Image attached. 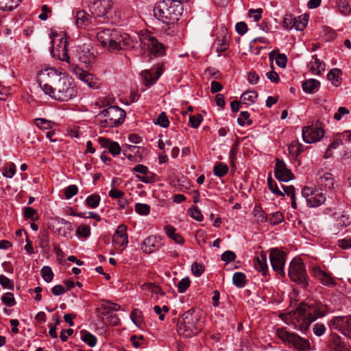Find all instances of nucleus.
Wrapping results in <instances>:
<instances>
[{"instance_id":"1","label":"nucleus","mask_w":351,"mask_h":351,"mask_svg":"<svg viewBox=\"0 0 351 351\" xmlns=\"http://www.w3.org/2000/svg\"><path fill=\"white\" fill-rule=\"evenodd\" d=\"M326 305L318 300H309L300 304L299 306L289 313L290 322L294 327L301 331L308 328L311 324L328 313Z\"/></svg>"},{"instance_id":"2","label":"nucleus","mask_w":351,"mask_h":351,"mask_svg":"<svg viewBox=\"0 0 351 351\" xmlns=\"http://www.w3.org/2000/svg\"><path fill=\"white\" fill-rule=\"evenodd\" d=\"M114 0H88V8L102 23H119L121 12L114 6Z\"/></svg>"},{"instance_id":"3","label":"nucleus","mask_w":351,"mask_h":351,"mask_svg":"<svg viewBox=\"0 0 351 351\" xmlns=\"http://www.w3.org/2000/svg\"><path fill=\"white\" fill-rule=\"evenodd\" d=\"M154 15L164 23H174L179 20L183 7L178 0H162L156 3Z\"/></svg>"},{"instance_id":"4","label":"nucleus","mask_w":351,"mask_h":351,"mask_svg":"<svg viewBox=\"0 0 351 351\" xmlns=\"http://www.w3.org/2000/svg\"><path fill=\"white\" fill-rule=\"evenodd\" d=\"M76 93L75 86L71 79L66 77L65 74L45 93L52 99L60 101H67L75 97Z\"/></svg>"},{"instance_id":"5","label":"nucleus","mask_w":351,"mask_h":351,"mask_svg":"<svg viewBox=\"0 0 351 351\" xmlns=\"http://www.w3.org/2000/svg\"><path fill=\"white\" fill-rule=\"evenodd\" d=\"M199 319V316L193 309L185 312L178 319L177 330L179 335L184 337L196 335L202 329Z\"/></svg>"},{"instance_id":"6","label":"nucleus","mask_w":351,"mask_h":351,"mask_svg":"<svg viewBox=\"0 0 351 351\" xmlns=\"http://www.w3.org/2000/svg\"><path fill=\"white\" fill-rule=\"evenodd\" d=\"M125 111L116 106H111L101 111L95 117V122L101 128L117 127L123 123Z\"/></svg>"},{"instance_id":"7","label":"nucleus","mask_w":351,"mask_h":351,"mask_svg":"<svg viewBox=\"0 0 351 351\" xmlns=\"http://www.w3.org/2000/svg\"><path fill=\"white\" fill-rule=\"evenodd\" d=\"M137 45L143 49L148 50L154 56H161L165 53V46L159 42L149 32H141L138 34Z\"/></svg>"},{"instance_id":"8","label":"nucleus","mask_w":351,"mask_h":351,"mask_svg":"<svg viewBox=\"0 0 351 351\" xmlns=\"http://www.w3.org/2000/svg\"><path fill=\"white\" fill-rule=\"evenodd\" d=\"M276 333L284 343H288L290 348H293L296 351H308L311 349L310 343L307 339L290 332L283 328H277Z\"/></svg>"},{"instance_id":"9","label":"nucleus","mask_w":351,"mask_h":351,"mask_svg":"<svg viewBox=\"0 0 351 351\" xmlns=\"http://www.w3.org/2000/svg\"><path fill=\"white\" fill-rule=\"evenodd\" d=\"M64 73L52 67H45L38 71L37 82L40 88L45 93L50 88L54 86Z\"/></svg>"},{"instance_id":"10","label":"nucleus","mask_w":351,"mask_h":351,"mask_svg":"<svg viewBox=\"0 0 351 351\" xmlns=\"http://www.w3.org/2000/svg\"><path fill=\"white\" fill-rule=\"evenodd\" d=\"M138 42L134 41L132 38L125 33H121L117 30L103 47L109 51L120 50L125 47H137Z\"/></svg>"},{"instance_id":"11","label":"nucleus","mask_w":351,"mask_h":351,"mask_svg":"<svg viewBox=\"0 0 351 351\" xmlns=\"http://www.w3.org/2000/svg\"><path fill=\"white\" fill-rule=\"evenodd\" d=\"M50 38L53 45L51 50L53 57L69 63L70 58L67 50V38L54 33H51Z\"/></svg>"},{"instance_id":"12","label":"nucleus","mask_w":351,"mask_h":351,"mask_svg":"<svg viewBox=\"0 0 351 351\" xmlns=\"http://www.w3.org/2000/svg\"><path fill=\"white\" fill-rule=\"evenodd\" d=\"M289 276L292 281L297 282L302 287L308 285L304 264L300 258H294L290 263Z\"/></svg>"},{"instance_id":"13","label":"nucleus","mask_w":351,"mask_h":351,"mask_svg":"<svg viewBox=\"0 0 351 351\" xmlns=\"http://www.w3.org/2000/svg\"><path fill=\"white\" fill-rule=\"evenodd\" d=\"M328 326L351 339V315L335 317L329 321Z\"/></svg>"},{"instance_id":"14","label":"nucleus","mask_w":351,"mask_h":351,"mask_svg":"<svg viewBox=\"0 0 351 351\" xmlns=\"http://www.w3.org/2000/svg\"><path fill=\"white\" fill-rule=\"evenodd\" d=\"M302 195L310 207L319 206L326 201V197L320 190H315L309 186L303 188Z\"/></svg>"},{"instance_id":"15","label":"nucleus","mask_w":351,"mask_h":351,"mask_svg":"<svg viewBox=\"0 0 351 351\" xmlns=\"http://www.w3.org/2000/svg\"><path fill=\"white\" fill-rule=\"evenodd\" d=\"M324 134V130L319 124L307 125L302 129V137L306 143L319 141Z\"/></svg>"},{"instance_id":"16","label":"nucleus","mask_w":351,"mask_h":351,"mask_svg":"<svg viewBox=\"0 0 351 351\" xmlns=\"http://www.w3.org/2000/svg\"><path fill=\"white\" fill-rule=\"evenodd\" d=\"M269 259L272 269L279 275L284 277L285 274L284 266L285 265V254L278 249H273L269 254Z\"/></svg>"},{"instance_id":"17","label":"nucleus","mask_w":351,"mask_h":351,"mask_svg":"<svg viewBox=\"0 0 351 351\" xmlns=\"http://www.w3.org/2000/svg\"><path fill=\"white\" fill-rule=\"evenodd\" d=\"M274 175L277 180L282 182H289L293 178V174L285 162L279 158L276 159Z\"/></svg>"},{"instance_id":"18","label":"nucleus","mask_w":351,"mask_h":351,"mask_svg":"<svg viewBox=\"0 0 351 351\" xmlns=\"http://www.w3.org/2000/svg\"><path fill=\"white\" fill-rule=\"evenodd\" d=\"M132 173H138L141 175H136V178L141 182L149 184L156 181V174L149 171L147 167L138 164L132 169Z\"/></svg>"},{"instance_id":"19","label":"nucleus","mask_w":351,"mask_h":351,"mask_svg":"<svg viewBox=\"0 0 351 351\" xmlns=\"http://www.w3.org/2000/svg\"><path fill=\"white\" fill-rule=\"evenodd\" d=\"M317 183L329 191L335 190V182L333 175L329 172L319 171L317 174Z\"/></svg>"},{"instance_id":"20","label":"nucleus","mask_w":351,"mask_h":351,"mask_svg":"<svg viewBox=\"0 0 351 351\" xmlns=\"http://www.w3.org/2000/svg\"><path fill=\"white\" fill-rule=\"evenodd\" d=\"M113 242L121 247H125L128 243V238L127 234V226L124 224L119 225L114 235Z\"/></svg>"},{"instance_id":"21","label":"nucleus","mask_w":351,"mask_h":351,"mask_svg":"<svg viewBox=\"0 0 351 351\" xmlns=\"http://www.w3.org/2000/svg\"><path fill=\"white\" fill-rule=\"evenodd\" d=\"M162 74L161 68L157 67L150 70H145L141 72V76L144 84L147 86L154 84Z\"/></svg>"},{"instance_id":"22","label":"nucleus","mask_w":351,"mask_h":351,"mask_svg":"<svg viewBox=\"0 0 351 351\" xmlns=\"http://www.w3.org/2000/svg\"><path fill=\"white\" fill-rule=\"evenodd\" d=\"M100 145L108 149V152L114 156L119 155L121 152V147L117 142L111 141L105 138H99L98 139Z\"/></svg>"},{"instance_id":"23","label":"nucleus","mask_w":351,"mask_h":351,"mask_svg":"<svg viewBox=\"0 0 351 351\" xmlns=\"http://www.w3.org/2000/svg\"><path fill=\"white\" fill-rule=\"evenodd\" d=\"M310 71L315 75H321L325 70V63L317 58V55L312 57L308 64Z\"/></svg>"},{"instance_id":"24","label":"nucleus","mask_w":351,"mask_h":351,"mask_svg":"<svg viewBox=\"0 0 351 351\" xmlns=\"http://www.w3.org/2000/svg\"><path fill=\"white\" fill-rule=\"evenodd\" d=\"M157 243L158 241L156 237L154 236H149L143 242L141 249L147 254L153 253L158 249Z\"/></svg>"},{"instance_id":"25","label":"nucleus","mask_w":351,"mask_h":351,"mask_svg":"<svg viewBox=\"0 0 351 351\" xmlns=\"http://www.w3.org/2000/svg\"><path fill=\"white\" fill-rule=\"evenodd\" d=\"M95 56L88 48H83L78 54V60L88 68L95 61Z\"/></svg>"},{"instance_id":"26","label":"nucleus","mask_w":351,"mask_h":351,"mask_svg":"<svg viewBox=\"0 0 351 351\" xmlns=\"http://www.w3.org/2000/svg\"><path fill=\"white\" fill-rule=\"evenodd\" d=\"M254 267L257 271L262 272L263 276L267 275L268 267L267 264V256L265 254H261L260 256L254 258Z\"/></svg>"},{"instance_id":"27","label":"nucleus","mask_w":351,"mask_h":351,"mask_svg":"<svg viewBox=\"0 0 351 351\" xmlns=\"http://www.w3.org/2000/svg\"><path fill=\"white\" fill-rule=\"evenodd\" d=\"M341 71L339 69L335 68L329 71L327 78L333 86L337 87L341 84Z\"/></svg>"},{"instance_id":"28","label":"nucleus","mask_w":351,"mask_h":351,"mask_svg":"<svg viewBox=\"0 0 351 351\" xmlns=\"http://www.w3.org/2000/svg\"><path fill=\"white\" fill-rule=\"evenodd\" d=\"M164 230L165 234L172 240H173L176 243L183 244L184 242V239L182 237L176 233V228L170 225H167L164 227Z\"/></svg>"},{"instance_id":"29","label":"nucleus","mask_w":351,"mask_h":351,"mask_svg":"<svg viewBox=\"0 0 351 351\" xmlns=\"http://www.w3.org/2000/svg\"><path fill=\"white\" fill-rule=\"evenodd\" d=\"M117 31L114 29H104L99 30L97 34V38L98 41L101 44L102 47L106 45V43L109 41V39L112 36V34Z\"/></svg>"},{"instance_id":"30","label":"nucleus","mask_w":351,"mask_h":351,"mask_svg":"<svg viewBox=\"0 0 351 351\" xmlns=\"http://www.w3.org/2000/svg\"><path fill=\"white\" fill-rule=\"evenodd\" d=\"M90 16L84 10H79L75 14V23L78 27H83L88 25Z\"/></svg>"},{"instance_id":"31","label":"nucleus","mask_w":351,"mask_h":351,"mask_svg":"<svg viewBox=\"0 0 351 351\" xmlns=\"http://www.w3.org/2000/svg\"><path fill=\"white\" fill-rule=\"evenodd\" d=\"M319 82L314 79H310L303 82L302 88L305 93H313L318 89Z\"/></svg>"},{"instance_id":"32","label":"nucleus","mask_w":351,"mask_h":351,"mask_svg":"<svg viewBox=\"0 0 351 351\" xmlns=\"http://www.w3.org/2000/svg\"><path fill=\"white\" fill-rule=\"evenodd\" d=\"M233 284L238 288H243L245 286L247 280L245 275L240 271L234 274L232 277Z\"/></svg>"},{"instance_id":"33","label":"nucleus","mask_w":351,"mask_h":351,"mask_svg":"<svg viewBox=\"0 0 351 351\" xmlns=\"http://www.w3.org/2000/svg\"><path fill=\"white\" fill-rule=\"evenodd\" d=\"M308 16L306 14L299 16L295 19L293 28L297 31H302L307 25Z\"/></svg>"},{"instance_id":"34","label":"nucleus","mask_w":351,"mask_h":351,"mask_svg":"<svg viewBox=\"0 0 351 351\" xmlns=\"http://www.w3.org/2000/svg\"><path fill=\"white\" fill-rule=\"evenodd\" d=\"M22 0H0V8L3 10H13Z\"/></svg>"},{"instance_id":"35","label":"nucleus","mask_w":351,"mask_h":351,"mask_svg":"<svg viewBox=\"0 0 351 351\" xmlns=\"http://www.w3.org/2000/svg\"><path fill=\"white\" fill-rule=\"evenodd\" d=\"M253 215L255 221L258 223L265 222L267 220V217L265 213L259 206H254L253 210Z\"/></svg>"},{"instance_id":"36","label":"nucleus","mask_w":351,"mask_h":351,"mask_svg":"<svg viewBox=\"0 0 351 351\" xmlns=\"http://www.w3.org/2000/svg\"><path fill=\"white\" fill-rule=\"evenodd\" d=\"M101 201V197L98 194H92L88 195L86 200L85 203L87 206L91 208H96L99 205V202Z\"/></svg>"},{"instance_id":"37","label":"nucleus","mask_w":351,"mask_h":351,"mask_svg":"<svg viewBox=\"0 0 351 351\" xmlns=\"http://www.w3.org/2000/svg\"><path fill=\"white\" fill-rule=\"evenodd\" d=\"M330 345L331 348L335 350L341 351V348L343 346V343L339 335L337 334H331L330 336Z\"/></svg>"},{"instance_id":"38","label":"nucleus","mask_w":351,"mask_h":351,"mask_svg":"<svg viewBox=\"0 0 351 351\" xmlns=\"http://www.w3.org/2000/svg\"><path fill=\"white\" fill-rule=\"evenodd\" d=\"M228 171V167L227 165L222 162L217 163L213 168V172L215 176L218 177H223L227 174Z\"/></svg>"},{"instance_id":"39","label":"nucleus","mask_w":351,"mask_h":351,"mask_svg":"<svg viewBox=\"0 0 351 351\" xmlns=\"http://www.w3.org/2000/svg\"><path fill=\"white\" fill-rule=\"evenodd\" d=\"M302 145L298 141H293L289 145V152L290 154L294 157L297 158L300 153L302 152Z\"/></svg>"},{"instance_id":"40","label":"nucleus","mask_w":351,"mask_h":351,"mask_svg":"<svg viewBox=\"0 0 351 351\" xmlns=\"http://www.w3.org/2000/svg\"><path fill=\"white\" fill-rule=\"evenodd\" d=\"M141 289L156 293V295H164V292L162 291L160 287L151 282L143 284L141 285Z\"/></svg>"},{"instance_id":"41","label":"nucleus","mask_w":351,"mask_h":351,"mask_svg":"<svg viewBox=\"0 0 351 351\" xmlns=\"http://www.w3.org/2000/svg\"><path fill=\"white\" fill-rule=\"evenodd\" d=\"M321 283L324 286L335 287L336 285L335 280L328 273L324 272L319 279Z\"/></svg>"},{"instance_id":"42","label":"nucleus","mask_w":351,"mask_h":351,"mask_svg":"<svg viewBox=\"0 0 351 351\" xmlns=\"http://www.w3.org/2000/svg\"><path fill=\"white\" fill-rule=\"evenodd\" d=\"M257 94L253 91H246L241 96V99L243 104H252L255 102Z\"/></svg>"},{"instance_id":"43","label":"nucleus","mask_w":351,"mask_h":351,"mask_svg":"<svg viewBox=\"0 0 351 351\" xmlns=\"http://www.w3.org/2000/svg\"><path fill=\"white\" fill-rule=\"evenodd\" d=\"M82 82L88 84L90 88H98V82L96 77L88 72V73L84 76Z\"/></svg>"},{"instance_id":"44","label":"nucleus","mask_w":351,"mask_h":351,"mask_svg":"<svg viewBox=\"0 0 351 351\" xmlns=\"http://www.w3.org/2000/svg\"><path fill=\"white\" fill-rule=\"evenodd\" d=\"M71 71L75 75V76L82 81L84 76H85L88 72L82 69L81 67H80L78 65L72 64L69 66Z\"/></svg>"},{"instance_id":"45","label":"nucleus","mask_w":351,"mask_h":351,"mask_svg":"<svg viewBox=\"0 0 351 351\" xmlns=\"http://www.w3.org/2000/svg\"><path fill=\"white\" fill-rule=\"evenodd\" d=\"M337 7L339 8V12L343 15L347 16L351 12V9L350 8V5H349L347 0H338L337 1Z\"/></svg>"},{"instance_id":"46","label":"nucleus","mask_w":351,"mask_h":351,"mask_svg":"<svg viewBox=\"0 0 351 351\" xmlns=\"http://www.w3.org/2000/svg\"><path fill=\"white\" fill-rule=\"evenodd\" d=\"M237 123L243 126L245 123L248 125L252 123V121L250 119V113L247 111H242L240 112L239 117L237 119Z\"/></svg>"},{"instance_id":"47","label":"nucleus","mask_w":351,"mask_h":351,"mask_svg":"<svg viewBox=\"0 0 351 351\" xmlns=\"http://www.w3.org/2000/svg\"><path fill=\"white\" fill-rule=\"evenodd\" d=\"M41 276L45 281L49 282L53 280V273L49 266H45L41 269Z\"/></svg>"},{"instance_id":"48","label":"nucleus","mask_w":351,"mask_h":351,"mask_svg":"<svg viewBox=\"0 0 351 351\" xmlns=\"http://www.w3.org/2000/svg\"><path fill=\"white\" fill-rule=\"evenodd\" d=\"M131 319L134 322V324L138 326H140L142 324V313L138 308H134L132 310L130 315Z\"/></svg>"},{"instance_id":"49","label":"nucleus","mask_w":351,"mask_h":351,"mask_svg":"<svg viewBox=\"0 0 351 351\" xmlns=\"http://www.w3.org/2000/svg\"><path fill=\"white\" fill-rule=\"evenodd\" d=\"M1 301L5 305L9 307L13 306L16 304L14 295L10 292L5 293L2 296Z\"/></svg>"},{"instance_id":"50","label":"nucleus","mask_w":351,"mask_h":351,"mask_svg":"<svg viewBox=\"0 0 351 351\" xmlns=\"http://www.w3.org/2000/svg\"><path fill=\"white\" fill-rule=\"evenodd\" d=\"M0 285L3 289L10 290H13L14 287V281L4 275H0Z\"/></svg>"},{"instance_id":"51","label":"nucleus","mask_w":351,"mask_h":351,"mask_svg":"<svg viewBox=\"0 0 351 351\" xmlns=\"http://www.w3.org/2000/svg\"><path fill=\"white\" fill-rule=\"evenodd\" d=\"M190 216L197 221H202L203 220V215L200 210L196 206H192L189 209Z\"/></svg>"},{"instance_id":"52","label":"nucleus","mask_w":351,"mask_h":351,"mask_svg":"<svg viewBox=\"0 0 351 351\" xmlns=\"http://www.w3.org/2000/svg\"><path fill=\"white\" fill-rule=\"evenodd\" d=\"M101 307L105 311V313H110L111 312L117 311L120 309V306L119 304L110 302H104Z\"/></svg>"},{"instance_id":"53","label":"nucleus","mask_w":351,"mask_h":351,"mask_svg":"<svg viewBox=\"0 0 351 351\" xmlns=\"http://www.w3.org/2000/svg\"><path fill=\"white\" fill-rule=\"evenodd\" d=\"M295 19V17H294L292 14H285V16L284 17V20H283L284 27H285L287 29H293L294 24H295L294 23Z\"/></svg>"},{"instance_id":"54","label":"nucleus","mask_w":351,"mask_h":351,"mask_svg":"<svg viewBox=\"0 0 351 351\" xmlns=\"http://www.w3.org/2000/svg\"><path fill=\"white\" fill-rule=\"evenodd\" d=\"M135 210L140 215H147L150 212V206L147 204L137 203L135 205Z\"/></svg>"},{"instance_id":"55","label":"nucleus","mask_w":351,"mask_h":351,"mask_svg":"<svg viewBox=\"0 0 351 351\" xmlns=\"http://www.w3.org/2000/svg\"><path fill=\"white\" fill-rule=\"evenodd\" d=\"M267 184L271 193L279 196L284 195V193L278 189L277 184L271 177L267 178Z\"/></svg>"},{"instance_id":"56","label":"nucleus","mask_w":351,"mask_h":351,"mask_svg":"<svg viewBox=\"0 0 351 351\" xmlns=\"http://www.w3.org/2000/svg\"><path fill=\"white\" fill-rule=\"evenodd\" d=\"M154 311L158 315L160 320L162 321L165 319V314L169 312V308L166 305H164L162 308L156 305L154 306Z\"/></svg>"},{"instance_id":"57","label":"nucleus","mask_w":351,"mask_h":351,"mask_svg":"<svg viewBox=\"0 0 351 351\" xmlns=\"http://www.w3.org/2000/svg\"><path fill=\"white\" fill-rule=\"evenodd\" d=\"M191 281L189 278H184L182 279L178 284V291L179 293H184L186 289L189 287Z\"/></svg>"},{"instance_id":"58","label":"nucleus","mask_w":351,"mask_h":351,"mask_svg":"<svg viewBox=\"0 0 351 351\" xmlns=\"http://www.w3.org/2000/svg\"><path fill=\"white\" fill-rule=\"evenodd\" d=\"M78 193V188L75 184H71L65 189L64 195L66 199H71Z\"/></svg>"},{"instance_id":"59","label":"nucleus","mask_w":351,"mask_h":351,"mask_svg":"<svg viewBox=\"0 0 351 351\" xmlns=\"http://www.w3.org/2000/svg\"><path fill=\"white\" fill-rule=\"evenodd\" d=\"M76 232L79 237L87 238L90 234V228L88 226L82 225L77 228Z\"/></svg>"},{"instance_id":"60","label":"nucleus","mask_w":351,"mask_h":351,"mask_svg":"<svg viewBox=\"0 0 351 351\" xmlns=\"http://www.w3.org/2000/svg\"><path fill=\"white\" fill-rule=\"evenodd\" d=\"M191 271L195 276H200L204 271V266L201 263L195 262L191 265Z\"/></svg>"},{"instance_id":"61","label":"nucleus","mask_w":351,"mask_h":351,"mask_svg":"<svg viewBox=\"0 0 351 351\" xmlns=\"http://www.w3.org/2000/svg\"><path fill=\"white\" fill-rule=\"evenodd\" d=\"M82 339L90 347H94L97 343V338L90 333H86L83 335Z\"/></svg>"},{"instance_id":"62","label":"nucleus","mask_w":351,"mask_h":351,"mask_svg":"<svg viewBox=\"0 0 351 351\" xmlns=\"http://www.w3.org/2000/svg\"><path fill=\"white\" fill-rule=\"evenodd\" d=\"M156 123L160 125L161 127L164 128H166L169 126V121L165 112H162L159 114Z\"/></svg>"},{"instance_id":"63","label":"nucleus","mask_w":351,"mask_h":351,"mask_svg":"<svg viewBox=\"0 0 351 351\" xmlns=\"http://www.w3.org/2000/svg\"><path fill=\"white\" fill-rule=\"evenodd\" d=\"M202 119L203 118L201 114H197L196 116L191 115L189 117L190 125L193 128H197L202 121Z\"/></svg>"},{"instance_id":"64","label":"nucleus","mask_w":351,"mask_h":351,"mask_svg":"<svg viewBox=\"0 0 351 351\" xmlns=\"http://www.w3.org/2000/svg\"><path fill=\"white\" fill-rule=\"evenodd\" d=\"M35 124L37 127L43 130H48L51 128V123L49 121L45 119H36Z\"/></svg>"}]
</instances>
